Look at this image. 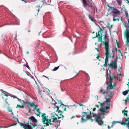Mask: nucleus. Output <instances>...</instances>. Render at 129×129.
<instances>
[{
    "label": "nucleus",
    "mask_w": 129,
    "mask_h": 129,
    "mask_svg": "<svg viewBox=\"0 0 129 129\" xmlns=\"http://www.w3.org/2000/svg\"><path fill=\"white\" fill-rule=\"evenodd\" d=\"M21 103H23L24 102V101L23 100L20 99V101H19Z\"/></svg>",
    "instance_id": "obj_35"
},
{
    "label": "nucleus",
    "mask_w": 129,
    "mask_h": 129,
    "mask_svg": "<svg viewBox=\"0 0 129 129\" xmlns=\"http://www.w3.org/2000/svg\"><path fill=\"white\" fill-rule=\"evenodd\" d=\"M110 79H111V77H110Z\"/></svg>",
    "instance_id": "obj_61"
},
{
    "label": "nucleus",
    "mask_w": 129,
    "mask_h": 129,
    "mask_svg": "<svg viewBox=\"0 0 129 129\" xmlns=\"http://www.w3.org/2000/svg\"><path fill=\"white\" fill-rule=\"evenodd\" d=\"M68 37V38H69V39L70 40H71V41L72 42V39H71V38L70 37Z\"/></svg>",
    "instance_id": "obj_40"
},
{
    "label": "nucleus",
    "mask_w": 129,
    "mask_h": 129,
    "mask_svg": "<svg viewBox=\"0 0 129 129\" xmlns=\"http://www.w3.org/2000/svg\"><path fill=\"white\" fill-rule=\"evenodd\" d=\"M128 91H124L123 92V95H126L128 93Z\"/></svg>",
    "instance_id": "obj_22"
},
{
    "label": "nucleus",
    "mask_w": 129,
    "mask_h": 129,
    "mask_svg": "<svg viewBox=\"0 0 129 129\" xmlns=\"http://www.w3.org/2000/svg\"><path fill=\"white\" fill-rule=\"evenodd\" d=\"M127 119L123 118L122 121L120 122H118V123L122 125H126V128L129 129V120H127Z\"/></svg>",
    "instance_id": "obj_7"
},
{
    "label": "nucleus",
    "mask_w": 129,
    "mask_h": 129,
    "mask_svg": "<svg viewBox=\"0 0 129 129\" xmlns=\"http://www.w3.org/2000/svg\"><path fill=\"white\" fill-rule=\"evenodd\" d=\"M24 1L25 3H27V1H26V0H24V1Z\"/></svg>",
    "instance_id": "obj_49"
},
{
    "label": "nucleus",
    "mask_w": 129,
    "mask_h": 129,
    "mask_svg": "<svg viewBox=\"0 0 129 129\" xmlns=\"http://www.w3.org/2000/svg\"><path fill=\"white\" fill-rule=\"evenodd\" d=\"M36 110L38 113L37 114H36L38 116H43L46 115L45 113H42L40 112L39 108H37L36 109Z\"/></svg>",
    "instance_id": "obj_12"
},
{
    "label": "nucleus",
    "mask_w": 129,
    "mask_h": 129,
    "mask_svg": "<svg viewBox=\"0 0 129 129\" xmlns=\"http://www.w3.org/2000/svg\"><path fill=\"white\" fill-rule=\"evenodd\" d=\"M15 119L16 120H17V121L18 122V123H19V122H18V119L17 118H15Z\"/></svg>",
    "instance_id": "obj_42"
},
{
    "label": "nucleus",
    "mask_w": 129,
    "mask_h": 129,
    "mask_svg": "<svg viewBox=\"0 0 129 129\" xmlns=\"http://www.w3.org/2000/svg\"><path fill=\"white\" fill-rule=\"evenodd\" d=\"M42 118V122L43 123L46 124L47 126L49 125V123L51 124V122L56 123L57 122V116L55 114L52 113V115L50 118L49 120L48 119V116H46L45 115L43 116Z\"/></svg>",
    "instance_id": "obj_3"
},
{
    "label": "nucleus",
    "mask_w": 129,
    "mask_h": 129,
    "mask_svg": "<svg viewBox=\"0 0 129 129\" xmlns=\"http://www.w3.org/2000/svg\"><path fill=\"white\" fill-rule=\"evenodd\" d=\"M57 102H55L54 101L53 102H52V104H53V107L55 109L56 108L57 110H59V108L60 105H61V104L62 103L61 101L60 100H57Z\"/></svg>",
    "instance_id": "obj_8"
},
{
    "label": "nucleus",
    "mask_w": 129,
    "mask_h": 129,
    "mask_svg": "<svg viewBox=\"0 0 129 129\" xmlns=\"http://www.w3.org/2000/svg\"><path fill=\"white\" fill-rule=\"evenodd\" d=\"M112 27V25H108V26L107 27H108L109 28V29H110Z\"/></svg>",
    "instance_id": "obj_30"
},
{
    "label": "nucleus",
    "mask_w": 129,
    "mask_h": 129,
    "mask_svg": "<svg viewBox=\"0 0 129 129\" xmlns=\"http://www.w3.org/2000/svg\"><path fill=\"white\" fill-rule=\"evenodd\" d=\"M116 1L119 5H121L122 4V0H116Z\"/></svg>",
    "instance_id": "obj_20"
},
{
    "label": "nucleus",
    "mask_w": 129,
    "mask_h": 129,
    "mask_svg": "<svg viewBox=\"0 0 129 129\" xmlns=\"http://www.w3.org/2000/svg\"><path fill=\"white\" fill-rule=\"evenodd\" d=\"M102 38L101 37H99L98 38V41L100 42H102Z\"/></svg>",
    "instance_id": "obj_32"
},
{
    "label": "nucleus",
    "mask_w": 129,
    "mask_h": 129,
    "mask_svg": "<svg viewBox=\"0 0 129 129\" xmlns=\"http://www.w3.org/2000/svg\"><path fill=\"white\" fill-rule=\"evenodd\" d=\"M109 66L112 69H116L117 68V66L116 65L115 61H112L111 63L109 64Z\"/></svg>",
    "instance_id": "obj_11"
},
{
    "label": "nucleus",
    "mask_w": 129,
    "mask_h": 129,
    "mask_svg": "<svg viewBox=\"0 0 129 129\" xmlns=\"http://www.w3.org/2000/svg\"><path fill=\"white\" fill-rule=\"evenodd\" d=\"M97 49V51L99 52V50L97 49Z\"/></svg>",
    "instance_id": "obj_50"
},
{
    "label": "nucleus",
    "mask_w": 129,
    "mask_h": 129,
    "mask_svg": "<svg viewBox=\"0 0 129 129\" xmlns=\"http://www.w3.org/2000/svg\"><path fill=\"white\" fill-rule=\"evenodd\" d=\"M107 88V89L108 90H109L110 89H113V87L111 84H110L108 86Z\"/></svg>",
    "instance_id": "obj_18"
},
{
    "label": "nucleus",
    "mask_w": 129,
    "mask_h": 129,
    "mask_svg": "<svg viewBox=\"0 0 129 129\" xmlns=\"http://www.w3.org/2000/svg\"><path fill=\"white\" fill-rule=\"evenodd\" d=\"M89 17L90 19L93 22L95 23H96V20L94 19L93 18L91 17L90 15H89Z\"/></svg>",
    "instance_id": "obj_15"
},
{
    "label": "nucleus",
    "mask_w": 129,
    "mask_h": 129,
    "mask_svg": "<svg viewBox=\"0 0 129 129\" xmlns=\"http://www.w3.org/2000/svg\"><path fill=\"white\" fill-rule=\"evenodd\" d=\"M23 107H24V106H20V105H17L16 108H18L19 107H20V108H23Z\"/></svg>",
    "instance_id": "obj_28"
},
{
    "label": "nucleus",
    "mask_w": 129,
    "mask_h": 129,
    "mask_svg": "<svg viewBox=\"0 0 129 129\" xmlns=\"http://www.w3.org/2000/svg\"><path fill=\"white\" fill-rule=\"evenodd\" d=\"M100 53H98L97 54V56L96 57V58H97V59H99L100 57Z\"/></svg>",
    "instance_id": "obj_27"
},
{
    "label": "nucleus",
    "mask_w": 129,
    "mask_h": 129,
    "mask_svg": "<svg viewBox=\"0 0 129 129\" xmlns=\"http://www.w3.org/2000/svg\"><path fill=\"white\" fill-rule=\"evenodd\" d=\"M41 5L40 4H39V5H38L36 6L35 7V9L37 11L38 13L39 11L40 10V7Z\"/></svg>",
    "instance_id": "obj_16"
},
{
    "label": "nucleus",
    "mask_w": 129,
    "mask_h": 129,
    "mask_svg": "<svg viewBox=\"0 0 129 129\" xmlns=\"http://www.w3.org/2000/svg\"><path fill=\"white\" fill-rule=\"evenodd\" d=\"M14 39H15V40H16V37H15Z\"/></svg>",
    "instance_id": "obj_55"
},
{
    "label": "nucleus",
    "mask_w": 129,
    "mask_h": 129,
    "mask_svg": "<svg viewBox=\"0 0 129 129\" xmlns=\"http://www.w3.org/2000/svg\"><path fill=\"white\" fill-rule=\"evenodd\" d=\"M122 113H123L124 115H126V117H127L128 116L127 113L124 112V111H122Z\"/></svg>",
    "instance_id": "obj_31"
},
{
    "label": "nucleus",
    "mask_w": 129,
    "mask_h": 129,
    "mask_svg": "<svg viewBox=\"0 0 129 129\" xmlns=\"http://www.w3.org/2000/svg\"><path fill=\"white\" fill-rule=\"evenodd\" d=\"M31 112V109L30 108H29V113H30Z\"/></svg>",
    "instance_id": "obj_38"
},
{
    "label": "nucleus",
    "mask_w": 129,
    "mask_h": 129,
    "mask_svg": "<svg viewBox=\"0 0 129 129\" xmlns=\"http://www.w3.org/2000/svg\"><path fill=\"white\" fill-rule=\"evenodd\" d=\"M109 7L111 11L113 21H115L118 20V18L119 17V16L121 14L120 11L118 9L114 7L110 6Z\"/></svg>",
    "instance_id": "obj_4"
},
{
    "label": "nucleus",
    "mask_w": 129,
    "mask_h": 129,
    "mask_svg": "<svg viewBox=\"0 0 129 129\" xmlns=\"http://www.w3.org/2000/svg\"><path fill=\"white\" fill-rule=\"evenodd\" d=\"M125 104H126V101L125 102Z\"/></svg>",
    "instance_id": "obj_57"
},
{
    "label": "nucleus",
    "mask_w": 129,
    "mask_h": 129,
    "mask_svg": "<svg viewBox=\"0 0 129 129\" xmlns=\"http://www.w3.org/2000/svg\"><path fill=\"white\" fill-rule=\"evenodd\" d=\"M79 53V52H76L75 53H74V54H77V53Z\"/></svg>",
    "instance_id": "obj_44"
},
{
    "label": "nucleus",
    "mask_w": 129,
    "mask_h": 129,
    "mask_svg": "<svg viewBox=\"0 0 129 129\" xmlns=\"http://www.w3.org/2000/svg\"><path fill=\"white\" fill-rule=\"evenodd\" d=\"M84 73L88 77V78H89H89H90V77H89V76L88 74V73H86V72H85V71H84ZM88 79H89V78H88Z\"/></svg>",
    "instance_id": "obj_29"
},
{
    "label": "nucleus",
    "mask_w": 129,
    "mask_h": 129,
    "mask_svg": "<svg viewBox=\"0 0 129 129\" xmlns=\"http://www.w3.org/2000/svg\"><path fill=\"white\" fill-rule=\"evenodd\" d=\"M96 108H94L93 109V111H95V109H96Z\"/></svg>",
    "instance_id": "obj_41"
},
{
    "label": "nucleus",
    "mask_w": 129,
    "mask_h": 129,
    "mask_svg": "<svg viewBox=\"0 0 129 129\" xmlns=\"http://www.w3.org/2000/svg\"><path fill=\"white\" fill-rule=\"evenodd\" d=\"M21 126H23L24 129H32V126L29 125L28 124H25L20 123Z\"/></svg>",
    "instance_id": "obj_10"
},
{
    "label": "nucleus",
    "mask_w": 129,
    "mask_h": 129,
    "mask_svg": "<svg viewBox=\"0 0 129 129\" xmlns=\"http://www.w3.org/2000/svg\"><path fill=\"white\" fill-rule=\"evenodd\" d=\"M30 30H29V31H28V32H30Z\"/></svg>",
    "instance_id": "obj_58"
},
{
    "label": "nucleus",
    "mask_w": 129,
    "mask_h": 129,
    "mask_svg": "<svg viewBox=\"0 0 129 129\" xmlns=\"http://www.w3.org/2000/svg\"><path fill=\"white\" fill-rule=\"evenodd\" d=\"M123 111H124V112L125 111V112H126V113H127V112H128L127 111V110L125 111V110H124Z\"/></svg>",
    "instance_id": "obj_47"
},
{
    "label": "nucleus",
    "mask_w": 129,
    "mask_h": 129,
    "mask_svg": "<svg viewBox=\"0 0 129 129\" xmlns=\"http://www.w3.org/2000/svg\"><path fill=\"white\" fill-rule=\"evenodd\" d=\"M118 51L119 52H121V51H120V50H118Z\"/></svg>",
    "instance_id": "obj_51"
},
{
    "label": "nucleus",
    "mask_w": 129,
    "mask_h": 129,
    "mask_svg": "<svg viewBox=\"0 0 129 129\" xmlns=\"http://www.w3.org/2000/svg\"><path fill=\"white\" fill-rule=\"evenodd\" d=\"M8 111L10 112H12V108L10 107H9L8 108Z\"/></svg>",
    "instance_id": "obj_25"
},
{
    "label": "nucleus",
    "mask_w": 129,
    "mask_h": 129,
    "mask_svg": "<svg viewBox=\"0 0 129 129\" xmlns=\"http://www.w3.org/2000/svg\"><path fill=\"white\" fill-rule=\"evenodd\" d=\"M59 66H58L57 67H55L52 70L53 71H56L59 68Z\"/></svg>",
    "instance_id": "obj_23"
},
{
    "label": "nucleus",
    "mask_w": 129,
    "mask_h": 129,
    "mask_svg": "<svg viewBox=\"0 0 129 129\" xmlns=\"http://www.w3.org/2000/svg\"><path fill=\"white\" fill-rule=\"evenodd\" d=\"M6 25V24H4V25H1V26H0V27H2L3 26H4L5 25Z\"/></svg>",
    "instance_id": "obj_45"
},
{
    "label": "nucleus",
    "mask_w": 129,
    "mask_h": 129,
    "mask_svg": "<svg viewBox=\"0 0 129 129\" xmlns=\"http://www.w3.org/2000/svg\"><path fill=\"white\" fill-rule=\"evenodd\" d=\"M96 107L98 108H99V106L98 105H96Z\"/></svg>",
    "instance_id": "obj_43"
},
{
    "label": "nucleus",
    "mask_w": 129,
    "mask_h": 129,
    "mask_svg": "<svg viewBox=\"0 0 129 129\" xmlns=\"http://www.w3.org/2000/svg\"><path fill=\"white\" fill-rule=\"evenodd\" d=\"M29 119L31 120L33 123H36L37 122V120L33 116H32L29 117Z\"/></svg>",
    "instance_id": "obj_14"
},
{
    "label": "nucleus",
    "mask_w": 129,
    "mask_h": 129,
    "mask_svg": "<svg viewBox=\"0 0 129 129\" xmlns=\"http://www.w3.org/2000/svg\"><path fill=\"white\" fill-rule=\"evenodd\" d=\"M61 113V114H59V116H58L57 115V118L58 117V118L59 119V118H63V117H64V116H63L62 114V113Z\"/></svg>",
    "instance_id": "obj_19"
},
{
    "label": "nucleus",
    "mask_w": 129,
    "mask_h": 129,
    "mask_svg": "<svg viewBox=\"0 0 129 129\" xmlns=\"http://www.w3.org/2000/svg\"><path fill=\"white\" fill-rule=\"evenodd\" d=\"M82 2L84 5L85 7H88V8L89 10L95 11V10L97 11V8L96 6L94 4H91L89 5L87 3L86 0H82Z\"/></svg>",
    "instance_id": "obj_5"
},
{
    "label": "nucleus",
    "mask_w": 129,
    "mask_h": 129,
    "mask_svg": "<svg viewBox=\"0 0 129 129\" xmlns=\"http://www.w3.org/2000/svg\"><path fill=\"white\" fill-rule=\"evenodd\" d=\"M36 125L35 124V125H34V126H35Z\"/></svg>",
    "instance_id": "obj_56"
},
{
    "label": "nucleus",
    "mask_w": 129,
    "mask_h": 129,
    "mask_svg": "<svg viewBox=\"0 0 129 129\" xmlns=\"http://www.w3.org/2000/svg\"><path fill=\"white\" fill-rule=\"evenodd\" d=\"M26 53L28 54H29V52H28V51H27L26 52Z\"/></svg>",
    "instance_id": "obj_48"
},
{
    "label": "nucleus",
    "mask_w": 129,
    "mask_h": 129,
    "mask_svg": "<svg viewBox=\"0 0 129 129\" xmlns=\"http://www.w3.org/2000/svg\"><path fill=\"white\" fill-rule=\"evenodd\" d=\"M124 12L125 14V15L126 16V18H128L129 17V15L128 14V13L126 9H125L124 10Z\"/></svg>",
    "instance_id": "obj_17"
},
{
    "label": "nucleus",
    "mask_w": 129,
    "mask_h": 129,
    "mask_svg": "<svg viewBox=\"0 0 129 129\" xmlns=\"http://www.w3.org/2000/svg\"><path fill=\"white\" fill-rule=\"evenodd\" d=\"M79 104L80 107L82 106V109H84L83 108H84V107H85V105H83L82 104Z\"/></svg>",
    "instance_id": "obj_26"
},
{
    "label": "nucleus",
    "mask_w": 129,
    "mask_h": 129,
    "mask_svg": "<svg viewBox=\"0 0 129 129\" xmlns=\"http://www.w3.org/2000/svg\"><path fill=\"white\" fill-rule=\"evenodd\" d=\"M14 97H15V98H17V99L18 100V101H20L21 99H20L17 98L16 96H15Z\"/></svg>",
    "instance_id": "obj_37"
},
{
    "label": "nucleus",
    "mask_w": 129,
    "mask_h": 129,
    "mask_svg": "<svg viewBox=\"0 0 129 129\" xmlns=\"http://www.w3.org/2000/svg\"><path fill=\"white\" fill-rule=\"evenodd\" d=\"M26 66L28 68L30 69V67L28 64H26Z\"/></svg>",
    "instance_id": "obj_36"
},
{
    "label": "nucleus",
    "mask_w": 129,
    "mask_h": 129,
    "mask_svg": "<svg viewBox=\"0 0 129 129\" xmlns=\"http://www.w3.org/2000/svg\"><path fill=\"white\" fill-rule=\"evenodd\" d=\"M79 116V117H81V116H77V115H76V117H77V116Z\"/></svg>",
    "instance_id": "obj_53"
},
{
    "label": "nucleus",
    "mask_w": 129,
    "mask_h": 129,
    "mask_svg": "<svg viewBox=\"0 0 129 129\" xmlns=\"http://www.w3.org/2000/svg\"><path fill=\"white\" fill-rule=\"evenodd\" d=\"M125 118V119H127V120H129L128 119H129V117H127V118Z\"/></svg>",
    "instance_id": "obj_46"
},
{
    "label": "nucleus",
    "mask_w": 129,
    "mask_h": 129,
    "mask_svg": "<svg viewBox=\"0 0 129 129\" xmlns=\"http://www.w3.org/2000/svg\"><path fill=\"white\" fill-rule=\"evenodd\" d=\"M22 1H23L24 0H22Z\"/></svg>",
    "instance_id": "obj_60"
},
{
    "label": "nucleus",
    "mask_w": 129,
    "mask_h": 129,
    "mask_svg": "<svg viewBox=\"0 0 129 129\" xmlns=\"http://www.w3.org/2000/svg\"><path fill=\"white\" fill-rule=\"evenodd\" d=\"M112 127H111H111H110L109 126L108 127V129H110Z\"/></svg>",
    "instance_id": "obj_39"
},
{
    "label": "nucleus",
    "mask_w": 129,
    "mask_h": 129,
    "mask_svg": "<svg viewBox=\"0 0 129 129\" xmlns=\"http://www.w3.org/2000/svg\"><path fill=\"white\" fill-rule=\"evenodd\" d=\"M66 110V108L65 107V106L62 103L61 104V105L59 108V110H56V111H57L58 112H61L62 113L64 111Z\"/></svg>",
    "instance_id": "obj_9"
},
{
    "label": "nucleus",
    "mask_w": 129,
    "mask_h": 129,
    "mask_svg": "<svg viewBox=\"0 0 129 129\" xmlns=\"http://www.w3.org/2000/svg\"><path fill=\"white\" fill-rule=\"evenodd\" d=\"M80 51L81 52H83V51H81V50H80Z\"/></svg>",
    "instance_id": "obj_54"
},
{
    "label": "nucleus",
    "mask_w": 129,
    "mask_h": 129,
    "mask_svg": "<svg viewBox=\"0 0 129 129\" xmlns=\"http://www.w3.org/2000/svg\"><path fill=\"white\" fill-rule=\"evenodd\" d=\"M108 93V95L106 97V100L102 103L98 102L100 105V108L98 110L101 113H98L96 115H93L96 118V121L100 125H102L104 123L102 119L104 118V115L109 112V109L110 107V102L113 95L114 93L107 89L103 92V94H105Z\"/></svg>",
    "instance_id": "obj_1"
},
{
    "label": "nucleus",
    "mask_w": 129,
    "mask_h": 129,
    "mask_svg": "<svg viewBox=\"0 0 129 129\" xmlns=\"http://www.w3.org/2000/svg\"><path fill=\"white\" fill-rule=\"evenodd\" d=\"M127 20V21L128 22V27H129V17L128 18H126Z\"/></svg>",
    "instance_id": "obj_34"
},
{
    "label": "nucleus",
    "mask_w": 129,
    "mask_h": 129,
    "mask_svg": "<svg viewBox=\"0 0 129 129\" xmlns=\"http://www.w3.org/2000/svg\"><path fill=\"white\" fill-rule=\"evenodd\" d=\"M82 117L81 119V122H83L86 121L88 119H91L92 116L90 115H88L87 112H83L82 113Z\"/></svg>",
    "instance_id": "obj_6"
},
{
    "label": "nucleus",
    "mask_w": 129,
    "mask_h": 129,
    "mask_svg": "<svg viewBox=\"0 0 129 129\" xmlns=\"http://www.w3.org/2000/svg\"><path fill=\"white\" fill-rule=\"evenodd\" d=\"M73 36L75 37V35H73Z\"/></svg>",
    "instance_id": "obj_59"
},
{
    "label": "nucleus",
    "mask_w": 129,
    "mask_h": 129,
    "mask_svg": "<svg viewBox=\"0 0 129 129\" xmlns=\"http://www.w3.org/2000/svg\"><path fill=\"white\" fill-rule=\"evenodd\" d=\"M96 25L98 26L100 28V31L98 32V33H96V36H102L103 35H105L104 37V40L105 41L104 43L105 45V55L106 56L105 59V65H107V63L108 62V58L109 57V39L107 38L106 35L104 33L103 34L104 31H106V29H105V28L102 26L100 24V26L99 25L96 24V22L95 23Z\"/></svg>",
    "instance_id": "obj_2"
},
{
    "label": "nucleus",
    "mask_w": 129,
    "mask_h": 129,
    "mask_svg": "<svg viewBox=\"0 0 129 129\" xmlns=\"http://www.w3.org/2000/svg\"><path fill=\"white\" fill-rule=\"evenodd\" d=\"M118 121H117V122H116L115 121H113L112 122V125H111V127H113V125H115V124H116V123H117V122H118Z\"/></svg>",
    "instance_id": "obj_24"
},
{
    "label": "nucleus",
    "mask_w": 129,
    "mask_h": 129,
    "mask_svg": "<svg viewBox=\"0 0 129 129\" xmlns=\"http://www.w3.org/2000/svg\"><path fill=\"white\" fill-rule=\"evenodd\" d=\"M29 105L30 106L34 107V109L33 110V111H34L38 106V105L37 104L35 105L34 103H30Z\"/></svg>",
    "instance_id": "obj_13"
},
{
    "label": "nucleus",
    "mask_w": 129,
    "mask_h": 129,
    "mask_svg": "<svg viewBox=\"0 0 129 129\" xmlns=\"http://www.w3.org/2000/svg\"><path fill=\"white\" fill-rule=\"evenodd\" d=\"M103 89L102 88H101V89L99 92V93H101L102 92H103Z\"/></svg>",
    "instance_id": "obj_33"
},
{
    "label": "nucleus",
    "mask_w": 129,
    "mask_h": 129,
    "mask_svg": "<svg viewBox=\"0 0 129 129\" xmlns=\"http://www.w3.org/2000/svg\"><path fill=\"white\" fill-rule=\"evenodd\" d=\"M24 103L25 104H27L28 105H29L30 104V103L29 101H28L27 100H26V101H24Z\"/></svg>",
    "instance_id": "obj_21"
},
{
    "label": "nucleus",
    "mask_w": 129,
    "mask_h": 129,
    "mask_svg": "<svg viewBox=\"0 0 129 129\" xmlns=\"http://www.w3.org/2000/svg\"><path fill=\"white\" fill-rule=\"evenodd\" d=\"M12 112V115H14V114H13V112Z\"/></svg>",
    "instance_id": "obj_52"
}]
</instances>
